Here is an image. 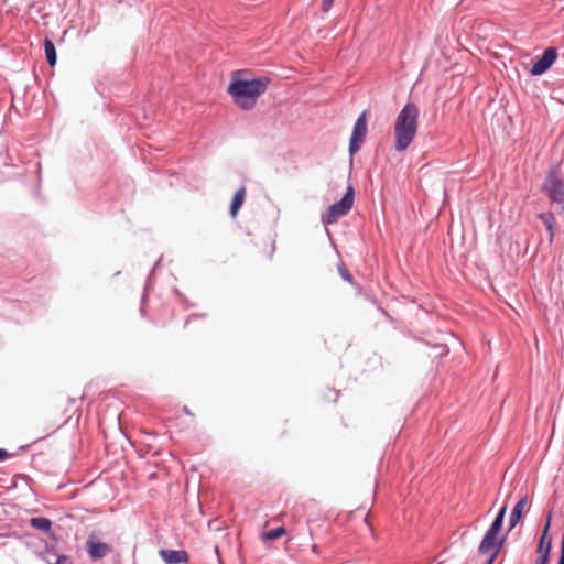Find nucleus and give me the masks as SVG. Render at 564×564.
Returning <instances> with one entry per match:
<instances>
[{"label": "nucleus", "mask_w": 564, "mask_h": 564, "mask_svg": "<svg viewBox=\"0 0 564 564\" xmlns=\"http://www.w3.org/2000/svg\"><path fill=\"white\" fill-rule=\"evenodd\" d=\"M270 84L269 78H242L235 74L228 87L234 102L242 110H250L257 105L258 98L265 93Z\"/></svg>", "instance_id": "nucleus-1"}, {"label": "nucleus", "mask_w": 564, "mask_h": 564, "mask_svg": "<svg viewBox=\"0 0 564 564\" xmlns=\"http://www.w3.org/2000/svg\"><path fill=\"white\" fill-rule=\"evenodd\" d=\"M420 109L414 102H408L398 113L394 124V150L405 151L415 139L419 129Z\"/></svg>", "instance_id": "nucleus-2"}, {"label": "nucleus", "mask_w": 564, "mask_h": 564, "mask_svg": "<svg viewBox=\"0 0 564 564\" xmlns=\"http://www.w3.org/2000/svg\"><path fill=\"white\" fill-rule=\"evenodd\" d=\"M543 191L553 202L564 205V182L558 166L552 167L547 173Z\"/></svg>", "instance_id": "nucleus-3"}, {"label": "nucleus", "mask_w": 564, "mask_h": 564, "mask_svg": "<svg viewBox=\"0 0 564 564\" xmlns=\"http://www.w3.org/2000/svg\"><path fill=\"white\" fill-rule=\"evenodd\" d=\"M354 188L349 186L344 197L327 209L323 216V223L326 225L335 224L340 217L345 216L354 205Z\"/></svg>", "instance_id": "nucleus-4"}, {"label": "nucleus", "mask_w": 564, "mask_h": 564, "mask_svg": "<svg viewBox=\"0 0 564 564\" xmlns=\"http://www.w3.org/2000/svg\"><path fill=\"white\" fill-rule=\"evenodd\" d=\"M367 134V112L364 111L355 122L350 142H349V152L355 154L358 152L364 143L365 137Z\"/></svg>", "instance_id": "nucleus-5"}, {"label": "nucleus", "mask_w": 564, "mask_h": 564, "mask_svg": "<svg viewBox=\"0 0 564 564\" xmlns=\"http://www.w3.org/2000/svg\"><path fill=\"white\" fill-rule=\"evenodd\" d=\"M557 57V51L554 47H549L544 51L541 58L535 62L531 67V75L539 76L545 73Z\"/></svg>", "instance_id": "nucleus-6"}, {"label": "nucleus", "mask_w": 564, "mask_h": 564, "mask_svg": "<svg viewBox=\"0 0 564 564\" xmlns=\"http://www.w3.org/2000/svg\"><path fill=\"white\" fill-rule=\"evenodd\" d=\"M86 546L87 552L93 560L102 558L111 552L109 544L96 540L93 535L88 538Z\"/></svg>", "instance_id": "nucleus-7"}, {"label": "nucleus", "mask_w": 564, "mask_h": 564, "mask_svg": "<svg viewBox=\"0 0 564 564\" xmlns=\"http://www.w3.org/2000/svg\"><path fill=\"white\" fill-rule=\"evenodd\" d=\"M497 535L487 532L478 547L480 554H490V558L488 564H491L499 552V546H497Z\"/></svg>", "instance_id": "nucleus-8"}, {"label": "nucleus", "mask_w": 564, "mask_h": 564, "mask_svg": "<svg viewBox=\"0 0 564 564\" xmlns=\"http://www.w3.org/2000/svg\"><path fill=\"white\" fill-rule=\"evenodd\" d=\"M159 555L165 564H181L187 563L189 555L184 550H160Z\"/></svg>", "instance_id": "nucleus-9"}, {"label": "nucleus", "mask_w": 564, "mask_h": 564, "mask_svg": "<svg viewBox=\"0 0 564 564\" xmlns=\"http://www.w3.org/2000/svg\"><path fill=\"white\" fill-rule=\"evenodd\" d=\"M551 519H552V513H549L545 527L543 529V532H542V535L540 538L539 545H538V553L540 554V556L545 555L546 558H549V560H550V552H551V547H552L551 538L547 536L549 529L551 525Z\"/></svg>", "instance_id": "nucleus-10"}, {"label": "nucleus", "mask_w": 564, "mask_h": 564, "mask_svg": "<svg viewBox=\"0 0 564 564\" xmlns=\"http://www.w3.org/2000/svg\"><path fill=\"white\" fill-rule=\"evenodd\" d=\"M528 507V497H522L513 507L511 516H510V523H509V530L513 529L517 523L521 520L523 512L525 511Z\"/></svg>", "instance_id": "nucleus-11"}, {"label": "nucleus", "mask_w": 564, "mask_h": 564, "mask_svg": "<svg viewBox=\"0 0 564 564\" xmlns=\"http://www.w3.org/2000/svg\"><path fill=\"white\" fill-rule=\"evenodd\" d=\"M245 198H246V188L241 187L235 193L232 200H231L230 215L232 218H235L237 216L240 207L242 206V204L245 202Z\"/></svg>", "instance_id": "nucleus-12"}, {"label": "nucleus", "mask_w": 564, "mask_h": 564, "mask_svg": "<svg viewBox=\"0 0 564 564\" xmlns=\"http://www.w3.org/2000/svg\"><path fill=\"white\" fill-rule=\"evenodd\" d=\"M44 51L47 63L50 66H54L56 64L57 55L55 45L50 39L44 40Z\"/></svg>", "instance_id": "nucleus-13"}, {"label": "nucleus", "mask_w": 564, "mask_h": 564, "mask_svg": "<svg viewBox=\"0 0 564 564\" xmlns=\"http://www.w3.org/2000/svg\"><path fill=\"white\" fill-rule=\"evenodd\" d=\"M30 524L40 531L48 532L52 527V522L47 518L39 517V518H32L30 520Z\"/></svg>", "instance_id": "nucleus-14"}, {"label": "nucleus", "mask_w": 564, "mask_h": 564, "mask_svg": "<svg viewBox=\"0 0 564 564\" xmlns=\"http://www.w3.org/2000/svg\"><path fill=\"white\" fill-rule=\"evenodd\" d=\"M506 509H507L506 506H503L500 509L499 513L497 514L496 519L494 520L491 527L489 528V530L487 532H490V533H492L495 535L498 534V532L500 531V529L502 527Z\"/></svg>", "instance_id": "nucleus-15"}, {"label": "nucleus", "mask_w": 564, "mask_h": 564, "mask_svg": "<svg viewBox=\"0 0 564 564\" xmlns=\"http://www.w3.org/2000/svg\"><path fill=\"white\" fill-rule=\"evenodd\" d=\"M539 217L542 220V223L544 224V226L546 227V229L549 230L550 239H552L554 236V225H555L554 216L550 213H544V214H541Z\"/></svg>", "instance_id": "nucleus-16"}, {"label": "nucleus", "mask_w": 564, "mask_h": 564, "mask_svg": "<svg viewBox=\"0 0 564 564\" xmlns=\"http://www.w3.org/2000/svg\"><path fill=\"white\" fill-rule=\"evenodd\" d=\"M285 533H286L285 529L283 527H279L276 529L264 532L262 534V540H264V541L276 540V539L283 536Z\"/></svg>", "instance_id": "nucleus-17"}, {"label": "nucleus", "mask_w": 564, "mask_h": 564, "mask_svg": "<svg viewBox=\"0 0 564 564\" xmlns=\"http://www.w3.org/2000/svg\"><path fill=\"white\" fill-rule=\"evenodd\" d=\"M339 397V391H336V390H333V389H328L327 393L324 395V398L328 401H337Z\"/></svg>", "instance_id": "nucleus-18"}, {"label": "nucleus", "mask_w": 564, "mask_h": 564, "mask_svg": "<svg viewBox=\"0 0 564 564\" xmlns=\"http://www.w3.org/2000/svg\"><path fill=\"white\" fill-rule=\"evenodd\" d=\"M338 270H339V274L341 275V278L348 282H351V275L350 273L348 272L347 268L344 265V264H340L338 267Z\"/></svg>", "instance_id": "nucleus-19"}, {"label": "nucleus", "mask_w": 564, "mask_h": 564, "mask_svg": "<svg viewBox=\"0 0 564 564\" xmlns=\"http://www.w3.org/2000/svg\"><path fill=\"white\" fill-rule=\"evenodd\" d=\"M333 2H334V0H323V2H322L323 12H328L333 6Z\"/></svg>", "instance_id": "nucleus-20"}, {"label": "nucleus", "mask_w": 564, "mask_h": 564, "mask_svg": "<svg viewBox=\"0 0 564 564\" xmlns=\"http://www.w3.org/2000/svg\"><path fill=\"white\" fill-rule=\"evenodd\" d=\"M56 564H72V563L67 556L59 555L56 560Z\"/></svg>", "instance_id": "nucleus-21"}, {"label": "nucleus", "mask_w": 564, "mask_h": 564, "mask_svg": "<svg viewBox=\"0 0 564 564\" xmlns=\"http://www.w3.org/2000/svg\"><path fill=\"white\" fill-rule=\"evenodd\" d=\"M550 560L545 555H541L536 564H549Z\"/></svg>", "instance_id": "nucleus-22"}, {"label": "nucleus", "mask_w": 564, "mask_h": 564, "mask_svg": "<svg viewBox=\"0 0 564 564\" xmlns=\"http://www.w3.org/2000/svg\"><path fill=\"white\" fill-rule=\"evenodd\" d=\"M6 458H8L7 451L0 448V460H3Z\"/></svg>", "instance_id": "nucleus-23"}]
</instances>
